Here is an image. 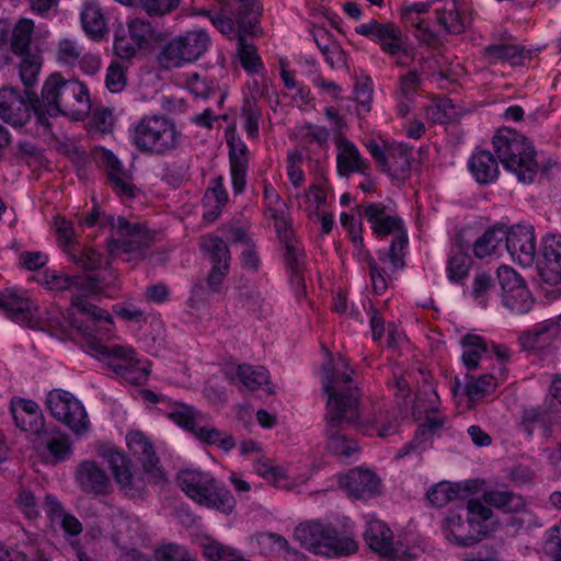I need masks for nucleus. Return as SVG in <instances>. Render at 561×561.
<instances>
[{
  "instance_id": "nucleus-1",
  "label": "nucleus",
  "mask_w": 561,
  "mask_h": 561,
  "mask_svg": "<svg viewBox=\"0 0 561 561\" xmlns=\"http://www.w3.org/2000/svg\"><path fill=\"white\" fill-rule=\"evenodd\" d=\"M323 390L328 393L327 435L328 449L340 457L350 458L359 451L356 440L340 433L344 424H360V390L353 380L354 370L343 357L337 367L331 362L323 364Z\"/></svg>"
},
{
  "instance_id": "nucleus-2",
  "label": "nucleus",
  "mask_w": 561,
  "mask_h": 561,
  "mask_svg": "<svg viewBox=\"0 0 561 561\" xmlns=\"http://www.w3.org/2000/svg\"><path fill=\"white\" fill-rule=\"evenodd\" d=\"M492 144L496 158L489 150H478L468 162L469 171L479 184H490L497 179V160L524 184L533 183L539 171L547 173L551 168L550 163H538L533 142L514 129H500Z\"/></svg>"
},
{
  "instance_id": "nucleus-3",
  "label": "nucleus",
  "mask_w": 561,
  "mask_h": 561,
  "mask_svg": "<svg viewBox=\"0 0 561 561\" xmlns=\"http://www.w3.org/2000/svg\"><path fill=\"white\" fill-rule=\"evenodd\" d=\"M90 111L91 99L84 83L77 79H65L60 72H53L46 78L41 99L37 96V125L43 126L45 131L50 127L45 114L82 121Z\"/></svg>"
},
{
  "instance_id": "nucleus-4",
  "label": "nucleus",
  "mask_w": 561,
  "mask_h": 561,
  "mask_svg": "<svg viewBox=\"0 0 561 561\" xmlns=\"http://www.w3.org/2000/svg\"><path fill=\"white\" fill-rule=\"evenodd\" d=\"M294 537L304 548L325 557H344L358 549L354 533L346 526L308 522L295 528Z\"/></svg>"
},
{
  "instance_id": "nucleus-5",
  "label": "nucleus",
  "mask_w": 561,
  "mask_h": 561,
  "mask_svg": "<svg viewBox=\"0 0 561 561\" xmlns=\"http://www.w3.org/2000/svg\"><path fill=\"white\" fill-rule=\"evenodd\" d=\"M181 131L175 123L164 115H148L133 126V145L142 153L165 156L179 147Z\"/></svg>"
},
{
  "instance_id": "nucleus-6",
  "label": "nucleus",
  "mask_w": 561,
  "mask_h": 561,
  "mask_svg": "<svg viewBox=\"0 0 561 561\" xmlns=\"http://www.w3.org/2000/svg\"><path fill=\"white\" fill-rule=\"evenodd\" d=\"M182 491L198 505L230 514L236 507V499L229 490L220 485L209 473L196 469H185L178 474Z\"/></svg>"
},
{
  "instance_id": "nucleus-7",
  "label": "nucleus",
  "mask_w": 561,
  "mask_h": 561,
  "mask_svg": "<svg viewBox=\"0 0 561 561\" xmlns=\"http://www.w3.org/2000/svg\"><path fill=\"white\" fill-rule=\"evenodd\" d=\"M33 33L34 22L31 19H20L15 24L0 19V53L11 51L21 59L20 78L23 85L35 81V55L31 50Z\"/></svg>"
},
{
  "instance_id": "nucleus-8",
  "label": "nucleus",
  "mask_w": 561,
  "mask_h": 561,
  "mask_svg": "<svg viewBox=\"0 0 561 561\" xmlns=\"http://www.w3.org/2000/svg\"><path fill=\"white\" fill-rule=\"evenodd\" d=\"M115 231L117 238L112 237L107 241L111 256L126 262H138L147 257L154 242V233L144 224H133L124 217H117Z\"/></svg>"
},
{
  "instance_id": "nucleus-9",
  "label": "nucleus",
  "mask_w": 561,
  "mask_h": 561,
  "mask_svg": "<svg viewBox=\"0 0 561 561\" xmlns=\"http://www.w3.org/2000/svg\"><path fill=\"white\" fill-rule=\"evenodd\" d=\"M210 43L206 31H188L163 45L157 56L158 64L163 69H172L194 62L208 50Z\"/></svg>"
},
{
  "instance_id": "nucleus-10",
  "label": "nucleus",
  "mask_w": 561,
  "mask_h": 561,
  "mask_svg": "<svg viewBox=\"0 0 561 561\" xmlns=\"http://www.w3.org/2000/svg\"><path fill=\"white\" fill-rule=\"evenodd\" d=\"M95 356L103 360L113 373L131 385H142L148 378V370L140 365L133 347L118 344L91 343Z\"/></svg>"
},
{
  "instance_id": "nucleus-11",
  "label": "nucleus",
  "mask_w": 561,
  "mask_h": 561,
  "mask_svg": "<svg viewBox=\"0 0 561 561\" xmlns=\"http://www.w3.org/2000/svg\"><path fill=\"white\" fill-rule=\"evenodd\" d=\"M355 32L378 43L381 50L393 58L399 67L408 66L414 60L413 48L405 44L401 28L394 23L370 20L356 26Z\"/></svg>"
},
{
  "instance_id": "nucleus-12",
  "label": "nucleus",
  "mask_w": 561,
  "mask_h": 561,
  "mask_svg": "<svg viewBox=\"0 0 561 561\" xmlns=\"http://www.w3.org/2000/svg\"><path fill=\"white\" fill-rule=\"evenodd\" d=\"M46 408L58 421L67 425L75 434L89 431V419L83 404L68 391L55 389L47 394Z\"/></svg>"
},
{
  "instance_id": "nucleus-13",
  "label": "nucleus",
  "mask_w": 561,
  "mask_h": 561,
  "mask_svg": "<svg viewBox=\"0 0 561 561\" xmlns=\"http://www.w3.org/2000/svg\"><path fill=\"white\" fill-rule=\"evenodd\" d=\"M35 81L30 85H24L25 90L21 93L15 88L0 89V118L12 126L25 125L35 112Z\"/></svg>"
},
{
  "instance_id": "nucleus-14",
  "label": "nucleus",
  "mask_w": 561,
  "mask_h": 561,
  "mask_svg": "<svg viewBox=\"0 0 561 561\" xmlns=\"http://www.w3.org/2000/svg\"><path fill=\"white\" fill-rule=\"evenodd\" d=\"M364 539L374 552L389 561H411L415 558L402 543L393 541V531L381 520L374 519L367 524Z\"/></svg>"
},
{
  "instance_id": "nucleus-15",
  "label": "nucleus",
  "mask_w": 561,
  "mask_h": 561,
  "mask_svg": "<svg viewBox=\"0 0 561 561\" xmlns=\"http://www.w3.org/2000/svg\"><path fill=\"white\" fill-rule=\"evenodd\" d=\"M106 459L119 489L129 497H142L147 488L144 473L133 471L130 460L121 451L110 450Z\"/></svg>"
},
{
  "instance_id": "nucleus-16",
  "label": "nucleus",
  "mask_w": 561,
  "mask_h": 561,
  "mask_svg": "<svg viewBox=\"0 0 561 561\" xmlns=\"http://www.w3.org/2000/svg\"><path fill=\"white\" fill-rule=\"evenodd\" d=\"M99 160L103 164L107 175V182L113 192L122 199L136 197L137 187L130 170L124 168L119 159L108 149L102 148Z\"/></svg>"
},
{
  "instance_id": "nucleus-17",
  "label": "nucleus",
  "mask_w": 561,
  "mask_h": 561,
  "mask_svg": "<svg viewBox=\"0 0 561 561\" xmlns=\"http://www.w3.org/2000/svg\"><path fill=\"white\" fill-rule=\"evenodd\" d=\"M37 457L41 462L56 466L69 460L73 454L72 442L61 432L39 433L37 431Z\"/></svg>"
},
{
  "instance_id": "nucleus-18",
  "label": "nucleus",
  "mask_w": 561,
  "mask_h": 561,
  "mask_svg": "<svg viewBox=\"0 0 561 561\" xmlns=\"http://www.w3.org/2000/svg\"><path fill=\"white\" fill-rule=\"evenodd\" d=\"M340 483L351 497L357 500H368L381 492L380 479L368 469H351Z\"/></svg>"
},
{
  "instance_id": "nucleus-19",
  "label": "nucleus",
  "mask_w": 561,
  "mask_h": 561,
  "mask_svg": "<svg viewBox=\"0 0 561 561\" xmlns=\"http://www.w3.org/2000/svg\"><path fill=\"white\" fill-rule=\"evenodd\" d=\"M31 304L32 297L27 290L10 287L0 293V309L14 322L33 329Z\"/></svg>"
},
{
  "instance_id": "nucleus-20",
  "label": "nucleus",
  "mask_w": 561,
  "mask_h": 561,
  "mask_svg": "<svg viewBox=\"0 0 561 561\" xmlns=\"http://www.w3.org/2000/svg\"><path fill=\"white\" fill-rule=\"evenodd\" d=\"M504 248L514 260L523 265H530L536 256L534 229L526 226L506 229Z\"/></svg>"
},
{
  "instance_id": "nucleus-21",
  "label": "nucleus",
  "mask_w": 561,
  "mask_h": 561,
  "mask_svg": "<svg viewBox=\"0 0 561 561\" xmlns=\"http://www.w3.org/2000/svg\"><path fill=\"white\" fill-rule=\"evenodd\" d=\"M129 450L142 463L145 473L154 482L164 481V472L159 466V458L151 442L141 432H130L127 437Z\"/></svg>"
},
{
  "instance_id": "nucleus-22",
  "label": "nucleus",
  "mask_w": 561,
  "mask_h": 561,
  "mask_svg": "<svg viewBox=\"0 0 561 561\" xmlns=\"http://www.w3.org/2000/svg\"><path fill=\"white\" fill-rule=\"evenodd\" d=\"M75 479L84 493L107 494L112 489L106 472L92 460H83L78 463Z\"/></svg>"
},
{
  "instance_id": "nucleus-23",
  "label": "nucleus",
  "mask_w": 561,
  "mask_h": 561,
  "mask_svg": "<svg viewBox=\"0 0 561 561\" xmlns=\"http://www.w3.org/2000/svg\"><path fill=\"white\" fill-rule=\"evenodd\" d=\"M364 215L377 237H386L389 234L394 237L400 232H407L402 219L398 216L387 215L386 207L382 204L370 203L366 205Z\"/></svg>"
},
{
  "instance_id": "nucleus-24",
  "label": "nucleus",
  "mask_w": 561,
  "mask_h": 561,
  "mask_svg": "<svg viewBox=\"0 0 561 561\" xmlns=\"http://www.w3.org/2000/svg\"><path fill=\"white\" fill-rule=\"evenodd\" d=\"M478 484L476 481L453 484L447 481L433 485L427 491V499L435 507H443L455 499H466L476 493Z\"/></svg>"
},
{
  "instance_id": "nucleus-25",
  "label": "nucleus",
  "mask_w": 561,
  "mask_h": 561,
  "mask_svg": "<svg viewBox=\"0 0 561 561\" xmlns=\"http://www.w3.org/2000/svg\"><path fill=\"white\" fill-rule=\"evenodd\" d=\"M279 240L283 244V260L287 271L297 278V283L301 282L300 274L305 268V251L301 243L294 237L290 229L279 230Z\"/></svg>"
},
{
  "instance_id": "nucleus-26",
  "label": "nucleus",
  "mask_w": 561,
  "mask_h": 561,
  "mask_svg": "<svg viewBox=\"0 0 561 561\" xmlns=\"http://www.w3.org/2000/svg\"><path fill=\"white\" fill-rule=\"evenodd\" d=\"M412 151L403 145L388 147V156L380 170L397 181H405L411 172Z\"/></svg>"
},
{
  "instance_id": "nucleus-27",
  "label": "nucleus",
  "mask_w": 561,
  "mask_h": 561,
  "mask_svg": "<svg viewBox=\"0 0 561 561\" xmlns=\"http://www.w3.org/2000/svg\"><path fill=\"white\" fill-rule=\"evenodd\" d=\"M337 170L342 175L352 172L365 173L368 170L367 161L360 156L356 146L350 140H341L337 145Z\"/></svg>"
},
{
  "instance_id": "nucleus-28",
  "label": "nucleus",
  "mask_w": 561,
  "mask_h": 561,
  "mask_svg": "<svg viewBox=\"0 0 561 561\" xmlns=\"http://www.w3.org/2000/svg\"><path fill=\"white\" fill-rule=\"evenodd\" d=\"M506 238V227L493 226L489 228L473 244V253L479 259L500 254Z\"/></svg>"
},
{
  "instance_id": "nucleus-29",
  "label": "nucleus",
  "mask_w": 561,
  "mask_h": 561,
  "mask_svg": "<svg viewBox=\"0 0 561 561\" xmlns=\"http://www.w3.org/2000/svg\"><path fill=\"white\" fill-rule=\"evenodd\" d=\"M557 323L552 320L537 324L531 330L520 333L518 343L524 351L535 350L540 344L549 342L557 331Z\"/></svg>"
},
{
  "instance_id": "nucleus-30",
  "label": "nucleus",
  "mask_w": 561,
  "mask_h": 561,
  "mask_svg": "<svg viewBox=\"0 0 561 561\" xmlns=\"http://www.w3.org/2000/svg\"><path fill=\"white\" fill-rule=\"evenodd\" d=\"M167 408L165 415L168 419L191 433L196 431L197 424L202 421V415L197 410L181 402H169Z\"/></svg>"
},
{
  "instance_id": "nucleus-31",
  "label": "nucleus",
  "mask_w": 561,
  "mask_h": 561,
  "mask_svg": "<svg viewBox=\"0 0 561 561\" xmlns=\"http://www.w3.org/2000/svg\"><path fill=\"white\" fill-rule=\"evenodd\" d=\"M237 23L239 35H253L257 32L260 8L253 0H237Z\"/></svg>"
},
{
  "instance_id": "nucleus-32",
  "label": "nucleus",
  "mask_w": 561,
  "mask_h": 561,
  "mask_svg": "<svg viewBox=\"0 0 561 561\" xmlns=\"http://www.w3.org/2000/svg\"><path fill=\"white\" fill-rule=\"evenodd\" d=\"M82 27L93 38H101L106 31V19L99 4L85 3L81 11Z\"/></svg>"
},
{
  "instance_id": "nucleus-33",
  "label": "nucleus",
  "mask_w": 561,
  "mask_h": 561,
  "mask_svg": "<svg viewBox=\"0 0 561 561\" xmlns=\"http://www.w3.org/2000/svg\"><path fill=\"white\" fill-rule=\"evenodd\" d=\"M461 345L465 348L461 358L463 365L469 370L478 368L481 356L490 352L485 340L476 334L465 335L461 340Z\"/></svg>"
},
{
  "instance_id": "nucleus-34",
  "label": "nucleus",
  "mask_w": 561,
  "mask_h": 561,
  "mask_svg": "<svg viewBox=\"0 0 561 561\" xmlns=\"http://www.w3.org/2000/svg\"><path fill=\"white\" fill-rule=\"evenodd\" d=\"M11 414L16 427L23 432H30L35 424V402L22 398L11 400Z\"/></svg>"
},
{
  "instance_id": "nucleus-35",
  "label": "nucleus",
  "mask_w": 561,
  "mask_h": 561,
  "mask_svg": "<svg viewBox=\"0 0 561 561\" xmlns=\"http://www.w3.org/2000/svg\"><path fill=\"white\" fill-rule=\"evenodd\" d=\"M496 386L497 382L491 374H485L478 378L466 375L465 394L470 402H474L494 392Z\"/></svg>"
},
{
  "instance_id": "nucleus-36",
  "label": "nucleus",
  "mask_w": 561,
  "mask_h": 561,
  "mask_svg": "<svg viewBox=\"0 0 561 561\" xmlns=\"http://www.w3.org/2000/svg\"><path fill=\"white\" fill-rule=\"evenodd\" d=\"M201 250L208 256L213 266H224L230 263V251L226 242L216 236L202 238Z\"/></svg>"
},
{
  "instance_id": "nucleus-37",
  "label": "nucleus",
  "mask_w": 561,
  "mask_h": 561,
  "mask_svg": "<svg viewBox=\"0 0 561 561\" xmlns=\"http://www.w3.org/2000/svg\"><path fill=\"white\" fill-rule=\"evenodd\" d=\"M354 252L358 255L367 260L369 275L371 279V286L376 294L381 295L388 287V280L386 277V273L378 267L374 257L370 256L368 251L365 248L364 239H360V243L358 241L353 243Z\"/></svg>"
},
{
  "instance_id": "nucleus-38",
  "label": "nucleus",
  "mask_w": 561,
  "mask_h": 561,
  "mask_svg": "<svg viewBox=\"0 0 561 561\" xmlns=\"http://www.w3.org/2000/svg\"><path fill=\"white\" fill-rule=\"evenodd\" d=\"M237 377L249 390H257L268 385V371L263 366L253 367L249 364H241L237 367Z\"/></svg>"
},
{
  "instance_id": "nucleus-39",
  "label": "nucleus",
  "mask_w": 561,
  "mask_h": 561,
  "mask_svg": "<svg viewBox=\"0 0 561 561\" xmlns=\"http://www.w3.org/2000/svg\"><path fill=\"white\" fill-rule=\"evenodd\" d=\"M228 273V264H224V266H211L206 277V286L202 282L196 283L192 289L193 295L199 299H204L205 295L208 293H218Z\"/></svg>"
},
{
  "instance_id": "nucleus-40",
  "label": "nucleus",
  "mask_w": 561,
  "mask_h": 561,
  "mask_svg": "<svg viewBox=\"0 0 561 561\" xmlns=\"http://www.w3.org/2000/svg\"><path fill=\"white\" fill-rule=\"evenodd\" d=\"M255 472L272 482L278 488H288L289 481L288 476L284 468L274 466L273 462L267 458H260L253 463Z\"/></svg>"
},
{
  "instance_id": "nucleus-41",
  "label": "nucleus",
  "mask_w": 561,
  "mask_h": 561,
  "mask_svg": "<svg viewBox=\"0 0 561 561\" xmlns=\"http://www.w3.org/2000/svg\"><path fill=\"white\" fill-rule=\"evenodd\" d=\"M483 499L490 505L503 508L507 512L518 511L524 506V501L520 496L506 490L486 491L483 494Z\"/></svg>"
},
{
  "instance_id": "nucleus-42",
  "label": "nucleus",
  "mask_w": 561,
  "mask_h": 561,
  "mask_svg": "<svg viewBox=\"0 0 561 561\" xmlns=\"http://www.w3.org/2000/svg\"><path fill=\"white\" fill-rule=\"evenodd\" d=\"M203 553L209 561H249L237 550L209 538L203 543Z\"/></svg>"
},
{
  "instance_id": "nucleus-43",
  "label": "nucleus",
  "mask_w": 561,
  "mask_h": 561,
  "mask_svg": "<svg viewBox=\"0 0 561 561\" xmlns=\"http://www.w3.org/2000/svg\"><path fill=\"white\" fill-rule=\"evenodd\" d=\"M447 523L458 545L471 546L478 541L477 531L468 526L467 519L463 520L461 515L454 512L450 513L447 517Z\"/></svg>"
},
{
  "instance_id": "nucleus-44",
  "label": "nucleus",
  "mask_w": 561,
  "mask_h": 561,
  "mask_svg": "<svg viewBox=\"0 0 561 561\" xmlns=\"http://www.w3.org/2000/svg\"><path fill=\"white\" fill-rule=\"evenodd\" d=\"M502 301L506 308L519 314L529 312L534 306L531 294L525 285L510 294H502Z\"/></svg>"
},
{
  "instance_id": "nucleus-45",
  "label": "nucleus",
  "mask_w": 561,
  "mask_h": 561,
  "mask_svg": "<svg viewBox=\"0 0 561 561\" xmlns=\"http://www.w3.org/2000/svg\"><path fill=\"white\" fill-rule=\"evenodd\" d=\"M467 524L477 531L478 541L482 531V523L489 520L492 516V511L486 505L482 504L479 500H469L466 503Z\"/></svg>"
},
{
  "instance_id": "nucleus-46",
  "label": "nucleus",
  "mask_w": 561,
  "mask_h": 561,
  "mask_svg": "<svg viewBox=\"0 0 561 561\" xmlns=\"http://www.w3.org/2000/svg\"><path fill=\"white\" fill-rule=\"evenodd\" d=\"M187 87L196 98L208 99L219 94L220 103L224 100V93L219 91L218 83L215 80L202 77L198 73H193L188 77Z\"/></svg>"
},
{
  "instance_id": "nucleus-47",
  "label": "nucleus",
  "mask_w": 561,
  "mask_h": 561,
  "mask_svg": "<svg viewBox=\"0 0 561 561\" xmlns=\"http://www.w3.org/2000/svg\"><path fill=\"white\" fill-rule=\"evenodd\" d=\"M471 268V259L462 251L453 252L447 260V277L457 283L468 277Z\"/></svg>"
},
{
  "instance_id": "nucleus-48",
  "label": "nucleus",
  "mask_w": 561,
  "mask_h": 561,
  "mask_svg": "<svg viewBox=\"0 0 561 561\" xmlns=\"http://www.w3.org/2000/svg\"><path fill=\"white\" fill-rule=\"evenodd\" d=\"M238 55L240 64L249 72H257L262 68L256 47L243 35L238 36Z\"/></svg>"
},
{
  "instance_id": "nucleus-49",
  "label": "nucleus",
  "mask_w": 561,
  "mask_h": 561,
  "mask_svg": "<svg viewBox=\"0 0 561 561\" xmlns=\"http://www.w3.org/2000/svg\"><path fill=\"white\" fill-rule=\"evenodd\" d=\"M408 233L407 232H400L398 233V236H394L392 238V241H391V244H390V249L388 251V253H380L379 255V259L381 261H385L386 257L389 259L391 265H392V271L396 272L398 271L399 268H403L405 263H404V250L408 245Z\"/></svg>"
},
{
  "instance_id": "nucleus-50",
  "label": "nucleus",
  "mask_w": 561,
  "mask_h": 561,
  "mask_svg": "<svg viewBox=\"0 0 561 561\" xmlns=\"http://www.w3.org/2000/svg\"><path fill=\"white\" fill-rule=\"evenodd\" d=\"M153 558L156 561H198L186 547L168 543L154 550Z\"/></svg>"
},
{
  "instance_id": "nucleus-51",
  "label": "nucleus",
  "mask_w": 561,
  "mask_h": 561,
  "mask_svg": "<svg viewBox=\"0 0 561 561\" xmlns=\"http://www.w3.org/2000/svg\"><path fill=\"white\" fill-rule=\"evenodd\" d=\"M300 141L304 146L316 144L321 148L328 146L330 131L324 126L305 123L300 128Z\"/></svg>"
},
{
  "instance_id": "nucleus-52",
  "label": "nucleus",
  "mask_w": 561,
  "mask_h": 561,
  "mask_svg": "<svg viewBox=\"0 0 561 561\" xmlns=\"http://www.w3.org/2000/svg\"><path fill=\"white\" fill-rule=\"evenodd\" d=\"M437 21L450 34H461L465 32V22L456 8L455 0L451 3V8H445L437 12Z\"/></svg>"
},
{
  "instance_id": "nucleus-53",
  "label": "nucleus",
  "mask_w": 561,
  "mask_h": 561,
  "mask_svg": "<svg viewBox=\"0 0 561 561\" xmlns=\"http://www.w3.org/2000/svg\"><path fill=\"white\" fill-rule=\"evenodd\" d=\"M241 116L244 119L243 127L249 137L255 138L259 135V122L262 117L260 108L256 106L255 101L245 99L242 108Z\"/></svg>"
},
{
  "instance_id": "nucleus-54",
  "label": "nucleus",
  "mask_w": 561,
  "mask_h": 561,
  "mask_svg": "<svg viewBox=\"0 0 561 561\" xmlns=\"http://www.w3.org/2000/svg\"><path fill=\"white\" fill-rule=\"evenodd\" d=\"M79 222L84 227H110L111 229L115 230L117 218H115L113 215L106 214L98 205H94L93 209L89 214L81 215L79 217Z\"/></svg>"
},
{
  "instance_id": "nucleus-55",
  "label": "nucleus",
  "mask_w": 561,
  "mask_h": 561,
  "mask_svg": "<svg viewBox=\"0 0 561 561\" xmlns=\"http://www.w3.org/2000/svg\"><path fill=\"white\" fill-rule=\"evenodd\" d=\"M69 256L78 266L93 271L101 264V254L92 248L81 249L80 245L76 250H69Z\"/></svg>"
},
{
  "instance_id": "nucleus-56",
  "label": "nucleus",
  "mask_w": 561,
  "mask_h": 561,
  "mask_svg": "<svg viewBox=\"0 0 561 561\" xmlns=\"http://www.w3.org/2000/svg\"><path fill=\"white\" fill-rule=\"evenodd\" d=\"M128 34L142 47L154 37V28L149 21L136 18L128 23Z\"/></svg>"
},
{
  "instance_id": "nucleus-57",
  "label": "nucleus",
  "mask_w": 561,
  "mask_h": 561,
  "mask_svg": "<svg viewBox=\"0 0 561 561\" xmlns=\"http://www.w3.org/2000/svg\"><path fill=\"white\" fill-rule=\"evenodd\" d=\"M82 47L75 41L65 38L58 43L57 60L60 64L73 67L79 61Z\"/></svg>"
},
{
  "instance_id": "nucleus-58",
  "label": "nucleus",
  "mask_w": 561,
  "mask_h": 561,
  "mask_svg": "<svg viewBox=\"0 0 561 561\" xmlns=\"http://www.w3.org/2000/svg\"><path fill=\"white\" fill-rule=\"evenodd\" d=\"M494 289V280L491 275L486 273H479L476 275L472 283L471 295L473 299L482 307L486 306L488 297Z\"/></svg>"
},
{
  "instance_id": "nucleus-59",
  "label": "nucleus",
  "mask_w": 561,
  "mask_h": 561,
  "mask_svg": "<svg viewBox=\"0 0 561 561\" xmlns=\"http://www.w3.org/2000/svg\"><path fill=\"white\" fill-rule=\"evenodd\" d=\"M181 1L182 0H139L138 2L149 16H163L178 9Z\"/></svg>"
},
{
  "instance_id": "nucleus-60",
  "label": "nucleus",
  "mask_w": 561,
  "mask_h": 561,
  "mask_svg": "<svg viewBox=\"0 0 561 561\" xmlns=\"http://www.w3.org/2000/svg\"><path fill=\"white\" fill-rule=\"evenodd\" d=\"M56 226L57 242L69 254V250H76L78 245H80L77 241V236L72 224L66 219H59L56 222Z\"/></svg>"
},
{
  "instance_id": "nucleus-61",
  "label": "nucleus",
  "mask_w": 561,
  "mask_h": 561,
  "mask_svg": "<svg viewBox=\"0 0 561 561\" xmlns=\"http://www.w3.org/2000/svg\"><path fill=\"white\" fill-rule=\"evenodd\" d=\"M539 275L541 279L550 285L557 286L554 290L558 296H561V262H552L542 260L539 266Z\"/></svg>"
},
{
  "instance_id": "nucleus-62",
  "label": "nucleus",
  "mask_w": 561,
  "mask_h": 561,
  "mask_svg": "<svg viewBox=\"0 0 561 561\" xmlns=\"http://www.w3.org/2000/svg\"><path fill=\"white\" fill-rule=\"evenodd\" d=\"M523 49L512 44L491 45L485 48V54L494 60L502 59L512 64L522 57Z\"/></svg>"
},
{
  "instance_id": "nucleus-63",
  "label": "nucleus",
  "mask_w": 561,
  "mask_h": 561,
  "mask_svg": "<svg viewBox=\"0 0 561 561\" xmlns=\"http://www.w3.org/2000/svg\"><path fill=\"white\" fill-rule=\"evenodd\" d=\"M497 279L502 288V294H510L525 285L519 274L506 265L497 268Z\"/></svg>"
},
{
  "instance_id": "nucleus-64",
  "label": "nucleus",
  "mask_w": 561,
  "mask_h": 561,
  "mask_svg": "<svg viewBox=\"0 0 561 561\" xmlns=\"http://www.w3.org/2000/svg\"><path fill=\"white\" fill-rule=\"evenodd\" d=\"M543 549L553 558V561H561V518L560 522L548 531Z\"/></svg>"
}]
</instances>
